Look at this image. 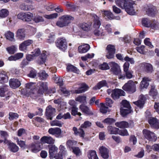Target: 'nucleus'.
Masks as SVG:
<instances>
[{
    "instance_id": "1",
    "label": "nucleus",
    "mask_w": 159,
    "mask_h": 159,
    "mask_svg": "<svg viewBox=\"0 0 159 159\" xmlns=\"http://www.w3.org/2000/svg\"><path fill=\"white\" fill-rule=\"evenodd\" d=\"M74 19V18L72 16L63 15L59 17V20L57 22L56 25L61 28L67 26L70 23V21Z\"/></svg>"
},
{
    "instance_id": "2",
    "label": "nucleus",
    "mask_w": 159,
    "mask_h": 159,
    "mask_svg": "<svg viewBox=\"0 0 159 159\" xmlns=\"http://www.w3.org/2000/svg\"><path fill=\"white\" fill-rule=\"evenodd\" d=\"M129 63L125 62L123 66L124 74L120 75L118 77L119 79L124 80L126 78L127 79H129L132 78L133 71L129 70Z\"/></svg>"
},
{
    "instance_id": "3",
    "label": "nucleus",
    "mask_w": 159,
    "mask_h": 159,
    "mask_svg": "<svg viewBox=\"0 0 159 159\" xmlns=\"http://www.w3.org/2000/svg\"><path fill=\"white\" fill-rule=\"evenodd\" d=\"M56 46L60 50L65 52L67 48L66 40L64 37L58 38L55 42Z\"/></svg>"
},
{
    "instance_id": "4",
    "label": "nucleus",
    "mask_w": 159,
    "mask_h": 159,
    "mask_svg": "<svg viewBox=\"0 0 159 159\" xmlns=\"http://www.w3.org/2000/svg\"><path fill=\"white\" fill-rule=\"evenodd\" d=\"M134 4V2L133 1L127 0L124 9L129 14L131 15H134L136 14V11L133 6Z\"/></svg>"
},
{
    "instance_id": "5",
    "label": "nucleus",
    "mask_w": 159,
    "mask_h": 159,
    "mask_svg": "<svg viewBox=\"0 0 159 159\" xmlns=\"http://www.w3.org/2000/svg\"><path fill=\"white\" fill-rule=\"evenodd\" d=\"M115 125L120 129L132 128L134 126V122L133 121L130 120L128 122L122 121L117 122L115 123Z\"/></svg>"
},
{
    "instance_id": "6",
    "label": "nucleus",
    "mask_w": 159,
    "mask_h": 159,
    "mask_svg": "<svg viewBox=\"0 0 159 159\" xmlns=\"http://www.w3.org/2000/svg\"><path fill=\"white\" fill-rule=\"evenodd\" d=\"M123 89L126 92L133 93L136 91V85L134 82L131 80L128 81L122 87Z\"/></svg>"
},
{
    "instance_id": "7",
    "label": "nucleus",
    "mask_w": 159,
    "mask_h": 159,
    "mask_svg": "<svg viewBox=\"0 0 159 159\" xmlns=\"http://www.w3.org/2000/svg\"><path fill=\"white\" fill-rule=\"evenodd\" d=\"M56 109L51 105L48 106L46 108L45 115L47 119L51 120L55 116Z\"/></svg>"
},
{
    "instance_id": "8",
    "label": "nucleus",
    "mask_w": 159,
    "mask_h": 159,
    "mask_svg": "<svg viewBox=\"0 0 159 159\" xmlns=\"http://www.w3.org/2000/svg\"><path fill=\"white\" fill-rule=\"evenodd\" d=\"M125 93L122 89H115L112 90L111 95L112 99L115 100L119 99L120 97L125 96Z\"/></svg>"
},
{
    "instance_id": "9",
    "label": "nucleus",
    "mask_w": 159,
    "mask_h": 159,
    "mask_svg": "<svg viewBox=\"0 0 159 159\" xmlns=\"http://www.w3.org/2000/svg\"><path fill=\"white\" fill-rule=\"evenodd\" d=\"M33 15L31 13L20 12L17 15V18L22 20L23 21L29 22L31 21Z\"/></svg>"
},
{
    "instance_id": "10",
    "label": "nucleus",
    "mask_w": 159,
    "mask_h": 159,
    "mask_svg": "<svg viewBox=\"0 0 159 159\" xmlns=\"http://www.w3.org/2000/svg\"><path fill=\"white\" fill-rule=\"evenodd\" d=\"M33 42V40L31 39H28L24 41L19 45L20 50L24 52L29 50V47L32 46V44Z\"/></svg>"
},
{
    "instance_id": "11",
    "label": "nucleus",
    "mask_w": 159,
    "mask_h": 159,
    "mask_svg": "<svg viewBox=\"0 0 159 159\" xmlns=\"http://www.w3.org/2000/svg\"><path fill=\"white\" fill-rule=\"evenodd\" d=\"M106 49L107 51L106 56L107 58L109 59L113 58L116 52L115 46L111 44H109L107 47Z\"/></svg>"
},
{
    "instance_id": "12",
    "label": "nucleus",
    "mask_w": 159,
    "mask_h": 159,
    "mask_svg": "<svg viewBox=\"0 0 159 159\" xmlns=\"http://www.w3.org/2000/svg\"><path fill=\"white\" fill-rule=\"evenodd\" d=\"M143 133L145 137L150 141H155L157 139V137L153 132L148 130H143Z\"/></svg>"
},
{
    "instance_id": "13",
    "label": "nucleus",
    "mask_w": 159,
    "mask_h": 159,
    "mask_svg": "<svg viewBox=\"0 0 159 159\" xmlns=\"http://www.w3.org/2000/svg\"><path fill=\"white\" fill-rule=\"evenodd\" d=\"M109 65L111 67V70L113 74L116 75H120L121 70L118 64L114 62H111L109 63Z\"/></svg>"
},
{
    "instance_id": "14",
    "label": "nucleus",
    "mask_w": 159,
    "mask_h": 159,
    "mask_svg": "<svg viewBox=\"0 0 159 159\" xmlns=\"http://www.w3.org/2000/svg\"><path fill=\"white\" fill-rule=\"evenodd\" d=\"M60 151L54 156V158L56 159H63V156L66 154L67 151L66 148L63 145H60L59 147Z\"/></svg>"
},
{
    "instance_id": "15",
    "label": "nucleus",
    "mask_w": 159,
    "mask_h": 159,
    "mask_svg": "<svg viewBox=\"0 0 159 159\" xmlns=\"http://www.w3.org/2000/svg\"><path fill=\"white\" fill-rule=\"evenodd\" d=\"M148 122L151 128L156 129H159V120L155 117H152L148 119Z\"/></svg>"
},
{
    "instance_id": "16",
    "label": "nucleus",
    "mask_w": 159,
    "mask_h": 159,
    "mask_svg": "<svg viewBox=\"0 0 159 159\" xmlns=\"http://www.w3.org/2000/svg\"><path fill=\"white\" fill-rule=\"evenodd\" d=\"M89 89V86L86 83H82L80 84V87L75 90L74 92L76 94L84 93L87 91Z\"/></svg>"
},
{
    "instance_id": "17",
    "label": "nucleus",
    "mask_w": 159,
    "mask_h": 159,
    "mask_svg": "<svg viewBox=\"0 0 159 159\" xmlns=\"http://www.w3.org/2000/svg\"><path fill=\"white\" fill-rule=\"evenodd\" d=\"M157 12L156 7L152 6L147 9L146 12L147 14L149 16L154 17Z\"/></svg>"
},
{
    "instance_id": "18",
    "label": "nucleus",
    "mask_w": 159,
    "mask_h": 159,
    "mask_svg": "<svg viewBox=\"0 0 159 159\" xmlns=\"http://www.w3.org/2000/svg\"><path fill=\"white\" fill-rule=\"evenodd\" d=\"M9 85L11 88L13 89H16L19 87L21 83L18 79H11L9 80Z\"/></svg>"
},
{
    "instance_id": "19",
    "label": "nucleus",
    "mask_w": 159,
    "mask_h": 159,
    "mask_svg": "<svg viewBox=\"0 0 159 159\" xmlns=\"http://www.w3.org/2000/svg\"><path fill=\"white\" fill-rule=\"evenodd\" d=\"M16 37L20 40L24 39L25 37V30L24 28L19 29L16 33Z\"/></svg>"
},
{
    "instance_id": "20",
    "label": "nucleus",
    "mask_w": 159,
    "mask_h": 159,
    "mask_svg": "<svg viewBox=\"0 0 159 159\" xmlns=\"http://www.w3.org/2000/svg\"><path fill=\"white\" fill-rule=\"evenodd\" d=\"M32 152L36 153L40 151L42 148V144L40 143H33L30 146Z\"/></svg>"
},
{
    "instance_id": "21",
    "label": "nucleus",
    "mask_w": 159,
    "mask_h": 159,
    "mask_svg": "<svg viewBox=\"0 0 159 159\" xmlns=\"http://www.w3.org/2000/svg\"><path fill=\"white\" fill-rule=\"evenodd\" d=\"M48 133L57 137H61L66 133L65 131L61 130H48Z\"/></svg>"
},
{
    "instance_id": "22",
    "label": "nucleus",
    "mask_w": 159,
    "mask_h": 159,
    "mask_svg": "<svg viewBox=\"0 0 159 159\" xmlns=\"http://www.w3.org/2000/svg\"><path fill=\"white\" fill-rule=\"evenodd\" d=\"M34 83H29L25 84V87L27 89H30V92L27 93L26 94L27 97H32V95L34 94V93L33 92L34 90L35 89V87L33 86Z\"/></svg>"
},
{
    "instance_id": "23",
    "label": "nucleus",
    "mask_w": 159,
    "mask_h": 159,
    "mask_svg": "<svg viewBox=\"0 0 159 159\" xmlns=\"http://www.w3.org/2000/svg\"><path fill=\"white\" fill-rule=\"evenodd\" d=\"M47 83V82H40L39 83V89L38 90L39 93L43 94L45 93L47 91L48 88Z\"/></svg>"
},
{
    "instance_id": "24",
    "label": "nucleus",
    "mask_w": 159,
    "mask_h": 159,
    "mask_svg": "<svg viewBox=\"0 0 159 159\" xmlns=\"http://www.w3.org/2000/svg\"><path fill=\"white\" fill-rule=\"evenodd\" d=\"M58 148L55 145H52L49 147V157L51 159L53 158L54 156L57 152Z\"/></svg>"
},
{
    "instance_id": "25",
    "label": "nucleus",
    "mask_w": 159,
    "mask_h": 159,
    "mask_svg": "<svg viewBox=\"0 0 159 159\" xmlns=\"http://www.w3.org/2000/svg\"><path fill=\"white\" fill-rule=\"evenodd\" d=\"M100 152L102 157L104 159H107L109 157V151L108 149L103 146L100 147Z\"/></svg>"
},
{
    "instance_id": "26",
    "label": "nucleus",
    "mask_w": 159,
    "mask_h": 159,
    "mask_svg": "<svg viewBox=\"0 0 159 159\" xmlns=\"http://www.w3.org/2000/svg\"><path fill=\"white\" fill-rule=\"evenodd\" d=\"M8 81V77L6 72L3 70L0 71V83L4 84Z\"/></svg>"
},
{
    "instance_id": "27",
    "label": "nucleus",
    "mask_w": 159,
    "mask_h": 159,
    "mask_svg": "<svg viewBox=\"0 0 159 159\" xmlns=\"http://www.w3.org/2000/svg\"><path fill=\"white\" fill-rule=\"evenodd\" d=\"M142 23L143 26L146 27H154L156 25L155 24L152 23L151 20L145 18L142 19Z\"/></svg>"
},
{
    "instance_id": "28",
    "label": "nucleus",
    "mask_w": 159,
    "mask_h": 159,
    "mask_svg": "<svg viewBox=\"0 0 159 159\" xmlns=\"http://www.w3.org/2000/svg\"><path fill=\"white\" fill-rule=\"evenodd\" d=\"M145 72L148 73H151L153 70V67L150 63L144 62L142 63Z\"/></svg>"
},
{
    "instance_id": "29",
    "label": "nucleus",
    "mask_w": 159,
    "mask_h": 159,
    "mask_svg": "<svg viewBox=\"0 0 159 159\" xmlns=\"http://www.w3.org/2000/svg\"><path fill=\"white\" fill-rule=\"evenodd\" d=\"M110 133L111 134H119L122 136L128 135L127 130H110Z\"/></svg>"
},
{
    "instance_id": "30",
    "label": "nucleus",
    "mask_w": 159,
    "mask_h": 159,
    "mask_svg": "<svg viewBox=\"0 0 159 159\" xmlns=\"http://www.w3.org/2000/svg\"><path fill=\"white\" fill-rule=\"evenodd\" d=\"M150 81V80L148 78H143L140 83V89H147L149 85V82Z\"/></svg>"
},
{
    "instance_id": "31",
    "label": "nucleus",
    "mask_w": 159,
    "mask_h": 159,
    "mask_svg": "<svg viewBox=\"0 0 159 159\" xmlns=\"http://www.w3.org/2000/svg\"><path fill=\"white\" fill-rule=\"evenodd\" d=\"M90 47L89 45L85 44L79 46L78 51L79 53H83L86 52L90 49Z\"/></svg>"
},
{
    "instance_id": "32",
    "label": "nucleus",
    "mask_w": 159,
    "mask_h": 159,
    "mask_svg": "<svg viewBox=\"0 0 159 159\" xmlns=\"http://www.w3.org/2000/svg\"><path fill=\"white\" fill-rule=\"evenodd\" d=\"M40 141L43 143H53L54 140L51 137L44 136L40 139Z\"/></svg>"
},
{
    "instance_id": "33",
    "label": "nucleus",
    "mask_w": 159,
    "mask_h": 159,
    "mask_svg": "<svg viewBox=\"0 0 159 159\" xmlns=\"http://www.w3.org/2000/svg\"><path fill=\"white\" fill-rule=\"evenodd\" d=\"M107 84L106 80H103L98 82L97 84L93 87V89L94 90H97L100 89L101 88L107 86Z\"/></svg>"
},
{
    "instance_id": "34",
    "label": "nucleus",
    "mask_w": 159,
    "mask_h": 159,
    "mask_svg": "<svg viewBox=\"0 0 159 159\" xmlns=\"http://www.w3.org/2000/svg\"><path fill=\"white\" fill-rule=\"evenodd\" d=\"M55 39V35L53 32H51L48 34L46 39V42L49 44L53 43Z\"/></svg>"
},
{
    "instance_id": "35",
    "label": "nucleus",
    "mask_w": 159,
    "mask_h": 159,
    "mask_svg": "<svg viewBox=\"0 0 159 159\" xmlns=\"http://www.w3.org/2000/svg\"><path fill=\"white\" fill-rule=\"evenodd\" d=\"M9 150L13 152H16L19 150V147L15 143L10 142L9 141L7 143Z\"/></svg>"
},
{
    "instance_id": "36",
    "label": "nucleus",
    "mask_w": 159,
    "mask_h": 159,
    "mask_svg": "<svg viewBox=\"0 0 159 159\" xmlns=\"http://www.w3.org/2000/svg\"><path fill=\"white\" fill-rule=\"evenodd\" d=\"M93 26L94 28L98 29L101 25V22L100 18L97 15H95L93 20Z\"/></svg>"
},
{
    "instance_id": "37",
    "label": "nucleus",
    "mask_w": 159,
    "mask_h": 159,
    "mask_svg": "<svg viewBox=\"0 0 159 159\" xmlns=\"http://www.w3.org/2000/svg\"><path fill=\"white\" fill-rule=\"evenodd\" d=\"M80 108L83 112L88 116L93 115V113L91 111L89 107L87 106L84 105H81L80 106Z\"/></svg>"
},
{
    "instance_id": "38",
    "label": "nucleus",
    "mask_w": 159,
    "mask_h": 159,
    "mask_svg": "<svg viewBox=\"0 0 159 159\" xmlns=\"http://www.w3.org/2000/svg\"><path fill=\"white\" fill-rule=\"evenodd\" d=\"M77 142L73 140H68L66 142V145L67 148L70 150L71 151V149L75 147V146L77 144Z\"/></svg>"
},
{
    "instance_id": "39",
    "label": "nucleus",
    "mask_w": 159,
    "mask_h": 159,
    "mask_svg": "<svg viewBox=\"0 0 159 159\" xmlns=\"http://www.w3.org/2000/svg\"><path fill=\"white\" fill-rule=\"evenodd\" d=\"M66 70L67 71L72 72L78 74L79 70L76 67L71 64H68L66 67Z\"/></svg>"
},
{
    "instance_id": "40",
    "label": "nucleus",
    "mask_w": 159,
    "mask_h": 159,
    "mask_svg": "<svg viewBox=\"0 0 159 159\" xmlns=\"http://www.w3.org/2000/svg\"><path fill=\"white\" fill-rule=\"evenodd\" d=\"M88 157L89 159H98L96 151L90 150L88 152Z\"/></svg>"
},
{
    "instance_id": "41",
    "label": "nucleus",
    "mask_w": 159,
    "mask_h": 159,
    "mask_svg": "<svg viewBox=\"0 0 159 159\" xmlns=\"http://www.w3.org/2000/svg\"><path fill=\"white\" fill-rule=\"evenodd\" d=\"M80 27L84 31H88L90 30L91 24L90 23H80Z\"/></svg>"
},
{
    "instance_id": "42",
    "label": "nucleus",
    "mask_w": 159,
    "mask_h": 159,
    "mask_svg": "<svg viewBox=\"0 0 159 159\" xmlns=\"http://www.w3.org/2000/svg\"><path fill=\"white\" fill-rule=\"evenodd\" d=\"M10 73L15 77H17L20 76L21 75L20 70L18 69L13 68L10 71Z\"/></svg>"
},
{
    "instance_id": "43",
    "label": "nucleus",
    "mask_w": 159,
    "mask_h": 159,
    "mask_svg": "<svg viewBox=\"0 0 159 159\" xmlns=\"http://www.w3.org/2000/svg\"><path fill=\"white\" fill-rule=\"evenodd\" d=\"M47 55L45 53L43 52L39 57L38 61V63L39 65L43 64L45 62Z\"/></svg>"
},
{
    "instance_id": "44",
    "label": "nucleus",
    "mask_w": 159,
    "mask_h": 159,
    "mask_svg": "<svg viewBox=\"0 0 159 159\" xmlns=\"http://www.w3.org/2000/svg\"><path fill=\"white\" fill-rule=\"evenodd\" d=\"M5 35L7 39L12 41H14V34L10 31H7L5 34Z\"/></svg>"
},
{
    "instance_id": "45",
    "label": "nucleus",
    "mask_w": 159,
    "mask_h": 159,
    "mask_svg": "<svg viewBox=\"0 0 159 159\" xmlns=\"http://www.w3.org/2000/svg\"><path fill=\"white\" fill-rule=\"evenodd\" d=\"M120 110L121 115L123 117H125L128 114L131 113L132 111L131 109H124L122 108H121Z\"/></svg>"
},
{
    "instance_id": "46",
    "label": "nucleus",
    "mask_w": 159,
    "mask_h": 159,
    "mask_svg": "<svg viewBox=\"0 0 159 159\" xmlns=\"http://www.w3.org/2000/svg\"><path fill=\"white\" fill-rule=\"evenodd\" d=\"M8 86L4 85L2 87H0V96L1 97H4L5 96L6 93L8 91Z\"/></svg>"
},
{
    "instance_id": "47",
    "label": "nucleus",
    "mask_w": 159,
    "mask_h": 159,
    "mask_svg": "<svg viewBox=\"0 0 159 159\" xmlns=\"http://www.w3.org/2000/svg\"><path fill=\"white\" fill-rule=\"evenodd\" d=\"M38 111H36L34 113H32L30 112H28L27 114L28 117L32 119L34 116H35L41 115L43 112L42 109L40 108H38Z\"/></svg>"
},
{
    "instance_id": "48",
    "label": "nucleus",
    "mask_w": 159,
    "mask_h": 159,
    "mask_svg": "<svg viewBox=\"0 0 159 159\" xmlns=\"http://www.w3.org/2000/svg\"><path fill=\"white\" fill-rule=\"evenodd\" d=\"M127 0H117L115 2L116 5L122 9L125 7V6Z\"/></svg>"
},
{
    "instance_id": "49",
    "label": "nucleus",
    "mask_w": 159,
    "mask_h": 159,
    "mask_svg": "<svg viewBox=\"0 0 159 159\" xmlns=\"http://www.w3.org/2000/svg\"><path fill=\"white\" fill-rule=\"evenodd\" d=\"M9 14L8 11L6 9H3L0 11V17L4 18L8 16Z\"/></svg>"
},
{
    "instance_id": "50",
    "label": "nucleus",
    "mask_w": 159,
    "mask_h": 159,
    "mask_svg": "<svg viewBox=\"0 0 159 159\" xmlns=\"http://www.w3.org/2000/svg\"><path fill=\"white\" fill-rule=\"evenodd\" d=\"M9 116V119L10 120L16 119L19 117V115L17 113L13 112H10Z\"/></svg>"
},
{
    "instance_id": "51",
    "label": "nucleus",
    "mask_w": 159,
    "mask_h": 159,
    "mask_svg": "<svg viewBox=\"0 0 159 159\" xmlns=\"http://www.w3.org/2000/svg\"><path fill=\"white\" fill-rule=\"evenodd\" d=\"M149 95L152 97L153 99H155L157 94V90L154 87H152L149 93Z\"/></svg>"
},
{
    "instance_id": "52",
    "label": "nucleus",
    "mask_w": 159,
    "mask_h": 159,
    "mask_svg": "<svg viewBox=\"0 0 159 159\" xmlns=\"http://www.w3.org/2000/svg\"><path fill=\"white\" fill-rule=\"evenodd\" d=\"M50 123L51 126L56 125L59 127H61L63 124L61 121L56 120L51 121Z\"/></svg>"
},
{
    "instance_id": "53",
    "label": "nucleus",
    "mask_w": 159,
    "mask_h": 159,
    "mask_svg": "<svg viewBox=\"0 0 159 159\" xmlns=\"http://www.w3.org/2000/svg\"><path fill=\"white\" fill-rule=\"evenodd\" d=\"M74 133L75 135L84 137L85 133L83 130H74Z\"/></svg>"
},
{
    "instance_id": "54",
    "label": "nucleus",
    "mask_w": 159,
    "mask_h": 159,
    "mask_svg": "<svg viewBox=\"0 0 159 159\" xmlns=\"http://www.w3.org/2000/svg\"><path fill=\"white\" fill-rule=\"evenodd\" d=\"M116 122V120L113 118H107L104 119L103 122L106 123L109 125H112Z\"/></svg>"
},
{
    "instance_id": "55",
    "label": "nucleus",
    "mask_w": 159,
    "mask_h": 159,
    "mask_svg": "<svg viewBox=\"0 0 159 159\" xmlns=\"http://www.w3.org/2000/svg\"><path fill=\"white\" fill-rule=\"evenodd\" d=\"M103 14L106 16L109 20H112L114 18V15L112 13L108 11H104Z\"/></svg>"
},
{
    "instance_id": "56",
    "label": "nucleus",
    "mask_w": 159,
    "mask_h": 159,
    "mask_svg": "<svg viewBox=\"0 0 159 159\" xmlns=\"http://www.w3.org/2000/svg\"><path fill=\"white\" fill-rule=\"evenodd\" d=\"M98 67L99 69L102 70H108L110 69L108 64L105 62H104L102 64H100Z\"/></svg>"
},
{
    "instance_id": "57",
    "label": "nucleus",
    "mask_w": 159,
    "mask_h": 159,
    "mask_svg": "<svg viewBox=\"0 0 159 159\" xmlns=\"http://www.w3.org/2000/svg\"><path fill=\"white\" fill-rule=\"evenodd\" d=\"M72 152L76 156H79L81 154V151L78 147H75L71 149Z\"/></svg>"
},
{
    "instance_id": "58",
    "label": "nucleus",
    "mask_w": 159,
    "mask_h": 159,
    "mask_svg": "<svg viewBox=\"0 0 159 159\" xmlns=\"http://www.w3.org/2000/svg\"><path fill=\"white\" fill-rule=\"evenodd\" d=\"M8 52L11 54H14L16 50V48L15 46H12L6 48Z\"/></svg>"
},
{
    "instance_id": "59",
    "label": "nucleus",
    "mask_w": 159,
    "mask_h": 159,
    "mask_svg": "<svg viewBox=\"0 0 159 159\" xmlns=\"http://www.w3.org/2000/svg\"><path fill=\"white\" fill-rule=\"evenodd\" d=\"M39 75L42 80H46L48 76V75L44 70L39 72Z\"/></svg>"
},
{
    "instance_id": "60",
    "label": "nucleus",
    "mask_w": 159,
    "mask_h": 159,
    "mask_svg": "<svg viewBox=\"0 0 159 159\" xmlns=\"http://www.w3.org/2000/svg\"><path fill=\"white\" fill-rule=\"evenodd\" d=\"M100 111L103 113H106L107 112V109L108 107L105 106V104L103 103H101L100 104Z\"/></svg>"
},
{
    "instance_id": "61",
    "label": "nucleus",
    "mask_w": 159,
    "mask_h": 159,
    "mask_svg": "<svg viewBox=\"0 0 159 159\" xmlns=\"http://www.w3.org/2000/svg\"><path fill=\"white\" fill-rule=\"evenodd\" d=\"M121 104L124 107L129 109L131 108L129 102L126 100H123L121 102Z\"/></svg>"
},
{
    "instance_id": "62",
    "label": "nucleus",
    "mask_w": 159,
    "mask_h": 159,
    "mask_svg": "<svg viewBox=\"0 0 159 159\" xmlns=\"http://www.w3.org/2000/svg\"><path fill=\"white\" fill-rule=\"evenodd\" d=\"M33 20L36 23L44 21V19L42 16H36L33 19Z\"/></svg>"
},
{
    "instance_id": "63",
    "label": "nucleus",
    "mask_w": 159,
    "mask_h": 159,
    "mask_svg": "<svg viewBox=\"0 0 159 159\" xmlns=\"http://www.w3.org/2000/svg\"><path fill=\"white\" fill-rule=\"evenodd\" d=\"M0 134L2 137H3L4 138V143H7L8 142V141L6 139V138L8 136L7 133L4 131H0Z\"/></svg>"
},
{
    "instance_id": "64",
    "label": "nucleus",
    "mask_w": 159,
    "mask_h": 159,
    "mask_svg": "<svg viewBox=\"0 0 159 159\" xmlns=\"http://www.w3.org/2000/svg\"><path fill=\"white\" fill-rule=\"evenodd\" d=\"M27 75L29 77L34 78L36 76L37 72L34 69H32L30 71L29 73Z\"/></svg>"
}]
</instances>
